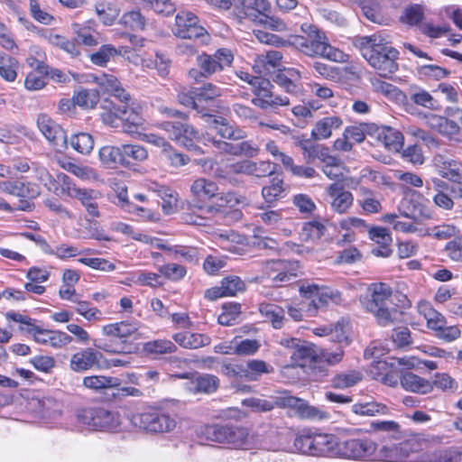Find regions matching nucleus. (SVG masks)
I'll use <instances>...</instances> for the list:
<instances>
[{"mask_svg":"<svg viewBox=\"0 0 462 462\" xmlns=\"http://www.w3.org/2000/svg\"><path fill=\"white\" fill-rule=\"evenodd\" d=\"M158 271L165 278L174 282L181 280L187 273V270L183 265L173 263L159 265Z\"/></svg>","mask_w":462,"mask_h":462,"instance_id":"338daca9","label":"nucleus"},{"mask_svg":"<svg viewBox=\"0 0 462 462\" xmlns=\"http://www.w3.org/2000/svg\"><path fill=\"white\" fill-rule=\"evenodd\" d=\"M327 192L331 199L330 206L333 211L338 214H344L351 208L354 201L352 193L346 190L341 183L335 182L330 184Z\"/></svg>","mask_w":462,"mask_h":462,"instance_id":"b1692460","label":"nucleus"},{"mask_svg":"<svg viewBox=\"0 0 462 462\" xmlns=\"http://www.w3.org/2000/svg\"><path fill=\"white\" fill-rule=\"evenodd\" d=\"M215 207L217 208H234L245 202V197L237 194L235 191H227L217 195Z\"/></svg>","mask_w":462,"mask_h":462,"instance_id":"69168bd1","label":"nucleus"},{"mask_svg":"<svg viewBox=\"0 0 462 462\" xmlns=\"http://www.w3.org/2000/svg\"><path fill=\"white\" fill-rule=\"evenodd\" d=\"M0 190L3 193L20 199H36L41 193L38 185L21 180L0 181Z\"/></svg>","mask_w":462,"mask_h":462,"instance_id":"4be33fe9","label":"nucleus"},{"mask_svg":"<svg viewBox=\"0 0 462 462\" xmlns=\"http://www.w3.org/2000/svg\"><path fill=\"white\" fill-rule=\"evenodd\" d=\"M74 41L85 46H97L99 42L98 32L91 25L85 23H73Z\"/></svg>","mask_w":462,"mask_h":462,"instance_id":"58836bf2","label":"nucleus"},{"mask_svg":"<svg viewBox=\"0 0 462 462\" xmlns=\"http://www.w3.org/2000/svg\"><path fill=\"white\" fill-rule=\"evenodd\" d=\"M173 339L180 346L189 349L199 348L209 345L211 342L208 336L189 331L176 333L173 335Z\"/></svg>","mask_w":462,"mask_h":462,"instance_id":"473e14b6","label":"nucleus"},{"mask_svg":"<svg viewBox=\"0 0 462 462\" xmlns=\"http://www.w3.org/2000/svg\"><path fill=\"white\" fill-rule=\"evenodd\" d=\"M37 125L41 133L58 151L67 148V135L60 125L48 115L41 114L37 117Z\"/></svg>","mask_w":462,"mask_h":462,"instance_id":"a211bd4d","label":"nucleus"},{"mask_svg":"<svg viewBox=\"0 0 462 462\" xmlns=\"http://www.w3.org/2000/svg\"><path fill=\"white\" fill-rule=\"evenodd\" d=\"M260 211L257 213L256 217H259L265 225L278 227L281 224H282L284 217L282 216V209H273L270 206L259 207Z\"/></svg>","mask_w":462,"mask_h":462,"instance_id":"603ef678","label":"nucleus"},{"mask_svg":"<svg viewBox=\"0 0 462 462\" xmlns=\"http://www.w3.org/2000/svg\"><path fill=\"white\" fill-rule=\"evenodd\" d=\"M343 125L342 119L337 116H326L317 121L311 130V137L315 141L328 139L334 130L339 129Z\"/></svg>","mask_w":462,"mask_h":462,"instance_id":"c85d7f7f","label":"nucleus"},{"mask_svg":"<svg viewBox=\"0 0 462 462\" xmlns=\"http://www.w3.org/2000/svg\"><path fill=\"white\" fill-rule=\"evenodd\" d=\"M229 169L236 174H245L256 178H263L273 173L271 162L265 161L254 162L243 160L229 165Z\"/></svg>","mask_w":462,"mask_h":462,"instance_id":"5701e85b","label":"nucleus"},{"mask_svg":"<svg viewBox=\"0 0 462 462\" xmlns=\"http://www.w3.org/2000/svg\"><path fill=\"white\" fill-rule=\"evenodd\" d=\"M30 335L33 337V339L45 346H50L53 348H62L72 342V337L60 330H49L43 329L40 327H31Z\"/></svg>","mask_w":462,"mask_h":462,"instance_id":"aec40b11","label":"nucleus"},{"mask_svg":"<svg viewBox=\"0 0 462 462\" xmlns=\"http://www.w3.org/2000/svg\"><path fill=\"white\" fill-rule=\"evenodd\" d=\"M357 203L366 214H376L381 212L383 208L374 191L365 187L359 189Z\"/></svg>","mask_w":462,"mask_h":462,"instance_id":"a19ab883","label":"nucleus"},{"mask_svg":"<svg viewBox=\"0 0 462 462\" xmlns=\"http://www.w3.org/2000/svg\"><path fill=\"white\" fill-rule=\"evenodd\" d=\"M284 191L283 181L273 179L272 183L262 189V196L266 203H273L282 197Z\"/></svg>","mask_w":462,"mask_h":462,"instance_id":"052dcab7","label":"nucleus"},{"mask_svg":"<svg viewBox=\"0 0 462 462\" xmlns=\"http://www.w3.org/2000/svg\"><path fill=\"white\" fill-rule=\"evenodd\" d=\"M378 140L390 152H399L403 146V134L397 129L384 126L378 133Z\"/></svg>","mask_w":462,"mask_h":462,"instance_id":"4c0bfd02","label":"nucleus"},{"mask_svg":"<svg viewBox=\"0 0 462 462\" xmlns=\"http://www.w3.org/2000/svg\"><path fill=\"white\" fill-rule=\"evenodd\" d=\"M174 35L182 39H202L208 37L206 29L199 24V18L190 11H180L172 28Z\"/></svg>","mask_w":462,"mask_h":462,"instance_id":"f8f14e48","label":"nucleus"},{"mask_svg":"<svg viewBox=\"0 0 462 462\" xmlns=\"http://www.w3.org/2000/svg\"><path fill=\"white\" fill-rule=\"evenodd\" d=\"M410 99L416 105L421 106L425 108L437 110L439 107L438 102L434 97L424 89H418L417 91L411 92Z\"/></svg>","mask_w":462,"mask_h":462,"instance_id":"13d9d810","label":"nucleus"},{"mask_svg":"<svg viewBox=\"0 0 462 462\" xmlns=\"http://www.w3.org/2000/svg\"><path fill=\"white\" fill-rule=\"evenodd\" d=\"M329 302L340 304L342 302L341 292L337 290H332L328 287L321 286L318 300L313 299L310 303L308 312L310 316H314L318 309L327 306Z\"/></svg>","mask_w":462,"mask_h":462,"instance_id":"c9c22d12","label":"nucleus"},{"mask_svg":"<svg viewBox=\"0 0 462 462\" xmlns=\"http://www.w3.org/2000/svg\"><path fill=\"white\" fill-rule=\"evenodd\" d=\"M71 147L81 154H89L94 148V139L90 134L79 133L70 137Z\"/></svg>","mask_w":462,"mask_h":462,"instance_id":"8fccbe9b","label":"nucleus"},{"mask_svg":"<svg viewBox=\"0 0 462 462\" xmlns=\"http://www.w3.org/2000/svg\"><path fill=\"white\" fill-rule=\"evenodd\" d=\"M303 35L293 34L287 38V47H292L308 57H324L334 61L343 60L344 53L333 48L325 33L316 25L303 23Z\"/></svg>","mask_w":462,"mask_h":462,"instance_id":"f03ea898","label":"nucleus"},{"mask_svg":"<svg viewBox=\"0 0 462 462\" xmlns=\"http://www.w3.org/2000/svg\"><path fill=\"white\" fill-rule=\"evenodd\" d=\"M370 298L363 301L365 310L371 312L378 325L392 326L397 321L401 311L393 304V291L383 282L373 283L369 287Z\"/></svg>","mask_w":462,"mask_h":462,"instance_id":"20e7f679","label":"nucleus"},{"mask_svg":"<svg viewBox=\"0 0 462 462\" xmlns=\"http://www.w3.org/2000/svg\"><path fill=\"white\" fill-rule=\"evenodd\" d=\"M192 93L196 95L199 103H201L220 97L222 95V89L217 85L208 82L199 88H195Z\"/></svg>","mask_w":462,"mask_h":462,"instance_id":"bf43d9fd","label":"nucleus"},{"mask_svg":"<svg viewBox=\"0 0 462 462\" xmlns=\"http://www.w3.org/2000/svg\"><path fill=\"white\" fill-rule=\"evenodd\" d=\"M200 433L207 439L225 443L234 448L247 449L250 447L249 432L246 428L236 425H206L200 428Z\"/></svg>","mask_w":462,"mask_h":462,"instance_id":"0eeeda50","label":"nucleus"},{"mask_svg":"<svg viewBox=\"0 0 462 462\" xmlns=\"http://www.w3.org/2000/svg\"><path fill=\"white\" fill-rule=\"evenodd\" d=\"M176 427V420L161 410L146 411V431L169 432Z\"/></svg>","mask_w":462,"mask_h":462,"instance_id":"393cba45","label":"nucleus"},{"mask_svg":"<svg viewBox=\"0 0 462 462\" xmlns=\"http://www.w3.org/2000/svg\"><path fill=\"white\" fill-rule=\"evenodd\" d=\"M259 311L265 321L271 322L274 328L279 329L283 326L285 311L282 307L273 303H261Z\"/></svg>","mask_w":462,"mask_h":462,"instance_id":"79ce46f5","label":"nucleus"},{"mask_svg":"<svg viewBox=\"0 0 462 462\" xmlns=\"http://www.w3.org/2000/svg\"><path fill=\"white\" fill-rule=\"evenodd\" d=\"M102 357L103 355L101 352L88 347L72 355L69 361V367L72 371L77 373L100 368Z\"/></svg>","mask_w":462,"mask_h":462,"instance_id":"412c9836","label":"nucleus"},{"mask_svg":"<svg viewBox=\"0 0 462 462\" xmlns=\"http://www.w3.org/2000/svg\"><path fill=\"white\" fill-rule=\"evenodd\" d=\"M400 383L403 389L409 392L426 394L432 391V383L419 375L407 372L400 377Z\"/></svg>","mask_w":462,"mask_h":462,"instance_id":"7c9ffc66","label":"nucleus"},{"mask_svg":"<svg viewBox=\"0 0 462 462\" xmlns=\"http://www.w3.org/2000/svg\"><path fill=\"white\" fill-rule=\"evenodd\" d=\"M250 84L253 86L254 97L252 99V103L254 106L262 109H267L290 105V99L287 96L277 95L273 92V86L270 80L263 78H252Z\"/></svg>","mask_w":462,"mask_h":462,"instance_id":"9d476101","label":"nucleus"},{"mask_svg":"<svg viewBox=\"0 0 462 462\" xmlns=\"http://www.w3.org/2000/svg\"><path fill=\"white\" fill-rule=\"evenodd\" d=\"M79 189L67 174L59 173L52 181V185L49 187V191L60 198H74Z\"/></svg>","mask_w":462,"mask_h":462,"instance_id":"e433bc0d","label":"nucleus"},{"mask_svg":"<svg viewBox=\"0 0 462 462\" xmlns=\"http://www.w3.org/2000/svg\"><path fill=\"white\" fill-rule=\"evenodd\" d=\"M120 54L121 51H118L114 45L105 44L102 45L97 51L90 55V60L95 65L104 67L112 58Z\"/></svg>","mask_w":462,"mask_h":462,"instance_id":"3c124183","label":"nucleus"},{"mask_svg":"<svg viewBox=\"0 0 462 462\" xmlns=\"http://www.w3.org/2000/svg\"><path fill=\"white\" fill-rule=\"evenodd\" d=\"M218 191L217 184L206 178L196 179L191 186L190 192L192 196L199 201H208L217 197Z\"/></svg>","mask_w":462,"mask_h":462,"instance_id":"c756f323","label":"nucleus"},{"mask_svg":"<svg viewBox=\"0 0 462 462\" xmlns=\"http://www.w3.org/2000/svg\"><path fill=\"white\" fill-rule=\"evenodd\" d=\"M118 116L122 121V127L125 133L134 138L143 140L144 136V119L143 107L118 106Z\"/></svg>","mask_w":462,"mask_h":462,"instance_id":"dca6fc26","label":"nucleus"},{"mask_svg":"<svg viewBox=\"0 0 462 462\" xmlns=\"http://www.w3.org/2000/svg\"><path fill=\"white\" fill-rule=\"evenodd\" d=\"M390 41L383 33L369 36H356L353 44L362 56L383 78H390L398 69L399 51L389 45Z\"/></svg>","mask_w":462,"mask_h":462,"instance_id":"f257e3e1","label":"nucleus"},{"mask_svg":"<svg viewBox=\"0 0 462 462\" xmlns=\"http://www.w3.org/2000/svg\"><path fill=\"white\" fill-rule=\"evenodd\" d=\"M281 345L291 349V361L300 367H306L317 356L313 345L295 337L281 339Z\"/></svg>","mask_w":462,"mask_h":462,"instance_id":"f3484780","label":"nucleus"},{"mask_svg":"<svg viewBox=\"0 0 462 462\" xmlns=\"http://www.w3.org/2000/svg\"><path fill=\"white\" fill-rule=\"evenodd\" d=\"M245 381H258L263 374L273 372V367L263 360L251 359L245 362Z\"/></svg>","mask_w":462,"mask_h":462,"instance_id":"37998d69","label":"nucleus"},{"mask_svg":"<svg viewBox=\"0 0 462 462\" xmlns=\"http://www.w3.org/2000/svg\"><path fill=\"white\" fill-rule=\"evenodd\" d=\"M98 192L94 189H79L73 199H79L86 208L88 214L97 217L99 216L98 205L97 202Z\"/></svg>","mask_w":462,"mask_h":462,"instance_id":"a18cd8bd","label":"nucleus"},{"mask_svg":"<svg viewBox=\"0 0 462 462\" xmlns=\"http://www.w3.org/2000/svg\"><path fill=\"white\" fill-rule=\"evenodd\" d=\"M352 411L361 416H375L377 414H387L389 408L379 402L356 403L352 406Z\"/></svg>","mask_w":462,"mask_h":462,"instance_id":"864d4df0","label":"nucleus"},{"mask_svg":"<svg viewBox=\"0 0 462 462\" xmlns=\"http://www.w3.org/2000/svg\"><path fill=\"white\" fill-rule=\"evenodd\" d=\"M426 125L431 129L437 131L442 135L451 136L459 133L460 127L453 120H449L445 116L428 113L424 115Z\"/></svg>","mask_w":462,"mask_h":462,"instance_id":"cd10ccee","label":"nucleus"},{"mask_svg":"<svg viewBox=\"0 0 462 462\" xmlns=\"http://www.w3.org/2000/svg\"><path fill=\"white\" fill-rule=\"evenodd\" d=\"M234 354L239 356H248L256 353L260 347L259 343L255 339H241L235 338L233 340Z\"/></svg>","mask_w":462,"mask_h":462,"instance_id":"774afa93","label":"nucleus"},{"mask_svg":"<svg viewBox=\"0 0 462 462\" xmlns=\"http://www.w3.org/2000/svg\"><path fill=\"white\" fill-rule=\"evenodd\" d=\"M443 165V169L439 171L440 176L448 179L451 184H459L462 187L461 164L457 161L450 160L445 162Z\"/></svg>","mask_w":462,"mask_h":462,"instance_id":"6e6d98bb","label":"nucleus"},{"mask_svg":"<svg viewBox=\"0 0 462 462\" xmlns=\"http://www.w3.org/2000/svg\"><path fill=\"white\" fill-rule=\"evenodd\" d=\"M99 159L108 168L131 163L130 161H125L122 148L112 145L104 146L99 150Z\"/></svg>","mask_w":462,"mask_h":462,"instance_id":"ea45409f","label":"nucleus"},{"mask_svg":"<svg viewBox=\"0 0 462 462\" xmlns=\"http://www.w3.org/2000/svg\"><path fill=\"white\" fill-rule=\"evenodd\" d=\"M146 200L151 199H157L158 204L162 206L163 212L167 215L173 212V209L177 207L178 203V193L172 190L171 188L159 184L153 180L146 181Z\"/></svg>","mask_w":462,"mask_h":462,"instance_id":"6ab92c4d","label":"nucleus"},{"mask_svg":"<svg viewBox=\"0 0 462 462\" xmlns=\"http://www.w3.org/2000/svg\"><path fill=\"white\" fill-rule=\"evenodd\" d=\"M236 5L242 8L245 16L254 20L271 11V4L268 0H237Z\"/></svg>","mask_w":462,"mask_h":462,"instance_id":"f704fd0d","label":"nucleus"},{"mask_svg":"<svg viewBox=\"0 0 462 462\" xmlns=\"http://www.w3.org/2000/svg\"><path fill=\"white\" fill-rule=\"evenodd\" d=\"M362 380V374L357 371H347L336 374L331 379V385L336 389H345L356 385Z\"/></svg>","mask_w":462,"mask_h":462,"instance_id":"09e8293b","label":"nucleus"},{"mask_svg":"<svg viewBox=\"0 0 462 462\" xmlns=\"http://www.w3.org/2000/svg\"><path fill=\"white\" fill-rule=\"evenodd\" d=\"M299 271L298 261L272 260L263 263V273L276 284L290 282L298 276Z\"/></svg>","mask_w":462,"mask_h":462,"instance_id":"2eb2a0df","label":"nucleus"},{"mask_svg":"<svg viewBox=\"0 0 462 462\" xmlns=\"http://www.w3.org/2000/svg\"><path fill=\"white\" fill-rule=\"evenodd\" d=\"M368 237L378 245L372 250V254L378 257H389L393 250L390 248L392 244V236L388 229L383 226H371L368 229Z\"/></svg>","mask_w":462,"mask_h":462,"instance_id":"a878e982","label":"nucleus"},{"mask_svg":"<svg viewBox=\"0 0 462 462\" xmlns=\"http://www.w3.org/2000/svg\"><path fill=\"white\" fill-rule=\"evenodd\" d=\"M139 328L140 324L126 321L105 325L102 328V333L109 339L96 340L94 346L107 353H130L131 346L126 344V339L137 333Z\"/></svg>","mask_w":462,"mask_h":462,"instance_id":"423d86ee","label":"nucleus"},{"mask_svg":"<svg viewBox=\"0 0 462 462\" xmlns=\"http://www.w3.org/2000/svg\"><path fill=\"white\" fill-rule=\"evenodd\" d=\"M313 434L305 431L296 437L289 431L279 433V442L273 448V450H282L287 452L298 451L310 455V451L313 449Z\"/></svg>","mask_w":462,"mask_h":462,"instance_id":"4468645a","label":"nucleus"},{"mask_svg":"<svg viewBox=\"0 0 462 462\" xmlns=\"http://www.w3.org/2000/svg\"><path fill=\"white\" fill-rule=\"evenodd\" d=\"M146 143L161 147L162 154L175 167L186 165L189 162V156L175 152L162 137L153 134H146Z\"/></svg>","mask_w":462,"mask_h":462,"instance_id":"bb28decb","label":"nucleus"},{"mask_svg":"<svg viewBox=\"0 0 462 462\" xmlns=\"http://www.w3.org/2000/svg\"><path fill=\"white\" fill-rule=\"evenodd\" d=\"M459 234V229L453 224H442L430 228L428 232L430 236L439 240H447L455 237Z\"/></svg>","mask_w":462,"mask_h":462,"instance_id":"680f3d73","label":"nucleus"},{"mask_svg":"<svg viewBox=\"0 0 462 462\" xmlns=\"http://www.w3.org/2000/svg\"><path fill=\"white\" fill-rule=\"evenodd\" d=\"M418 310L426 319L429 328L436 331L445 325L446 321L444 317L435 310L430 303L420 302L418 306Z\"/></svg>","mask_w":462,"mask_h":462,"instance_id":"de8ad7c7","label":"nucleus"},{"mask_svg":"<svg viewBox=\"0 0 462 462\" xmlns=\"http://www.w3.org/2000/svg\"><path fill=\"white\" fill-rule=\"evenodd\" d=\"M46 39L50 44L63 50L71 57H76L80 53L76 43L62 35L51 32L46 36Z\"/></svg>","mask_w":462,"mask_h":462,"instance_id":"5fc2aeb1","label":"nucleus"},{"mask_svg":"<svg viewBox=\"0 0 462 462\" xmlns=\"http://www.w3.org/2000/svg\"><path fill=\"white\" fill-rule=\"evenodd\" d=\"M233 60L232 51L225 48L216 51L212 55L203 52L196 59L198 69H189L188 76L195 82H200L230 66Z\"/></svg>","mask_w":462,"mask_h":462,"instance_id":"6e6552de","label":"nucleus"},{"mask_svg":"<svg viewBox=\"0 0 462 462\" xmlns=\"http://www.w3.org/2000/svg\"><path fill=\"white\" fill-rule=\"evenodd\" d=\"M337 453L344 457L356 460L399 462L407 457L402 446H383L377 449L376 443L370 439H351L339 442Z\"/></svg>","mask_w":462,"mask_h":462,"instance_id":"7ed1b4c3","label":"nucleus"},{"mask_svg":"<svg viewBox=\"0 0 462 462\" xmlns=\"http://www.w3.org/2000/svg\"><path fill=\"white\" fill-rule=\"evenodd\" d=\"M176 350L175 344L167 339L146 342V354L163 355L173 353Z\"/></svg>","mask_w":462,"mask_h":462,"instance_id":"e2e57ef3","label":"nucleus"},{"mask_svg":"<svg viewBox=\"0 0 462 462\" xmlns=\"http://www.w3.org/2000/svg\"><path fill=\"white\" fill-rule=\"evenodd\" d=\"M73 101L81 107L93 108L99 102V94L96 89H82L73 96Z\"/></svg>","mask_w":462,"mask_h":462,"instance_id":"4d7b16f0","label":"nucleus"},{"mask_svg":"<svg viewBox=\"0 0 462 462\" xmlns=\"http://www.w3.org/2000/svg\"><path fill=\"white\" fill-rule=\"evenodd\" d=\"M83 385L88 389L98 392L105 389L117 387L120 385V381L116 377L91 375L86 376L83 379Z\"/></svg>","mask_w":462,"mask_h":462,"instance_id":"c03bdc74","label":"nucleus"},{"mask_svg":"<svg viewBox=\"0 0 462 462\" xmlns=\"http://www.w3.org/2000/svg\"><path fill=\"white\" fill-rule=\"evenodd\" d=\"M210 124L211 128L222 138L242 140L246 137L245 131L233 127L228 121L222 116L214 117Z\"/></svg>","mask_w":462,"mask_h":462,"instance_id":"72a5a7b5","label":"nucleus"},{"mask_svg":"<svg viewBox=\"0 0 462 462\" xmlns=\"http://www.w3.org/2000/svg\"><path fill=\"white\" fill-rule=\"evenodd\" d=\"M242 405L250 409L254 412H268L275 407L294 409L301 418H315L318 411L308 404L302 399L290 395L288 393H282L279 396H273L270 399H261L258 397H249L242 401Z\"/></svg>","mask_w":462,"mask_h":462,"instance_id":"39448f33","label":"nucleus"},{"mask_svg":"<svg viewBox=\"0 0 462 462\" xmlns=\"http://www.w3.org/2000/svg\"><path fill=\"white\" fill-rule=\"evenodd\" d=\"M336 445L334 437L327 434H315L313 437V449L311 456H329L333 453Z\"/></svg>","mask_w":462,"mask_h":462,"instance_id":"49530a36","label":"nucleus"},{"mask_svg":"<svg viewBox=\"0 0 462 462\" xmlns=\"http://www.w3.org/2000/svg\"><path fill=\"white\" fill-rule=\"evenodd\" d=\"M79 424L88 430L115 431L120 425L119 415L104 408H85L77 413Z\"/></svg>","mask_w":462,"mask_h":462,"instance_id":"1a4fd4ad","label":"nucleus"},{"mask_svg":"<svg viewBox=\"0 0 462 462\" xmlns=\"http://www.w3.org/2000/svg\"><path fill=\"white\" fill-rule=\"evenodd\" d=\"M307 374L314 381H321L328 374V365L318 355L307 366Z\"/></svg>","mask_w":462,"mask_h":462,"instance_id":"0e129e2a","label":"nucleus"},{"mask_svg":"<svg viewBox=\"0 0 462 462\" xmlns=\"http://www.w3.org/2000/svg\"><path fill=\"white\" fill-rule=\"evenodd\" d=\"M161 125L179 145L198 154L203 152L201 148L196 144V141L199 140V133L192 125L179 122H163Z\"/></svg>","mask_w":462,"mask_h":462,"instance_id":"9b49d317","label":"nucleus"},{"mask_svg":"<svg viewBox=\"0 0 462 462\" xmlns=\"http://www.w3.org/2000/svg\"><path fill=\"white\" fill-rule=\"evenodd\" d=\"M219 387V379L213 374H201L193 378L188 389L193 393H212Z\"/></svg>","mask_w":462,"mask_h":462,"instance_id":"2f4dec72","label":"nucleus"},{"mask_svg":"<svg viewBox=\"0 0 462 462\" xmlns=\"http://www.w3.org/2000/svg\"><path fill=\"white\" fill-rule=\"evenodd\" d=\"M430 183L436 192L432 198L433 203L438 208L452 210L455 206L454 199H462V187L459 184H451L439 178H432Z\"/></svg>","mask_w":462,"mask_h":462,"instance_id":"ddd939ff","label":"nucleus"}]
</instances>
